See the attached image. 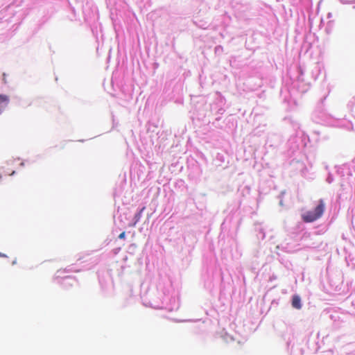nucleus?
I'll return each mask as SVG.
<instances>
[{"label":"nucleus","instance_id":"1","mask_svg":"<svg viewBox=\"0 0 355 355\" xmlns=\"http://www.w3.org/2000/svg\"><path fill=\"white\" fill-rule=\"evenodd\" d=\"M325 209V203L322 199L319 200L318 205L313 211H308L302 214V219L305 223H312L321 218Z\"/></svg>","mask_w":355,"mask_h":355},{"label":"nucleus","instance_id":"2","mask_svg":"<svg viewBox=\"0 0 355 355\" xmlns=\"http://www.w3.org/2000/svg\"><path fill=\"white\" fill-rule=\"evenodd\" d=\"M8 101L9 98L8 96L0 94V114L2 112L4 107L7 105Z\"/></svg>","mask_w":355,"mask_h":355},{"label":"nucleus","instance_id":"3","mask_svg":"<svg viewBox=\"0 0 355 355\" xmlns=\"http://www.w3.org/2000/svg\"><path fill=\"white\" fill-rule=\"evenodd\" d=\"M292 306L293 308L297 309H300L302 308L301 299L298 295L293 296Z\"/></svg>","mask_w":355,"mask_h":355},{"label":"nucleus","instance_id":"4","mask_svg":"<svg viewBox=\"0 0 355 355\" xmlns=\"http://www.w3.org/2000/svg\"><path fill=\"white\" fill-rule=\"evenodd\" d=\"M125 232H121L119 236V238L120 239H125Z\"/></svg>","mask_w":355,"mask_h":355},{"label":"nucleus","instance_id":"5","mask_svg":"<svg viewBox=\"0 0 355 355\" xmlns=\"http://www.w3.org/2000/svg\"><path fill=\"white\" fill-rule=\"evenodd\" d=\"M7 256L0 252V257H6Z\"/></svg>","mask_w":355,"mask_h":355},{"label":"nucleus","instance_id":"6","mask_svg":"<svg viewBox=\"0 0 355 355\" xmlns=\"http://www.w3.org/2000/svg\"><path fill=\"white\" fill-rule=\"evenodd\" d=\"M15 263H16V261H14L12 262V264L14 265V264H15Z\"/></svg>","mask_w":355,"mask_h":355}]
</instances>
